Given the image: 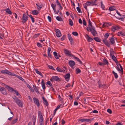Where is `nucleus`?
Returning <instances> with one entry per match:
<instances>
[{
  "mask_svg": "<svg viewBox=\"0 0 125 125\" xmlns=\"http://www.w3.org/2000/svg\"><path fill=\"white\" fill-rule=\"evenodd\" d=\"M28 18V17L26 14H23L22 20L23 23L26 22L27 21Z\"/></svg>",
  "mask_w": 125,
  "mask_h": 125,
  "instance_id": "obj_1",
  "label": "nucleus"
},
{
  "mask_svg": "<svg viewBox=\"0 0 125 125\" xmlns=\"http://www.w3.org/2000/svg\"><path fill=\"white\" fill-rule=\"evenodd\" d=\"M12 98L14 99L15 100V102L16 101L18 100V98L16 97L15 96H14L13 97H12Z\"/></svg>",
  "mask_w": 125,
  "mask_h": 125,
  "instance_id": "obj_60",
  "label": "nucleus"
},
{
  "mask_svg": "<svg viewBox=\"0 0 125 125\" xmlns=\"http://www.w3.org/2000/svg\"><path fill=\"white\" fill-rule=\"evenodd\" d=\"M48 67L49 69H52V70H54V71L55 70V69L53 67V66H51V65H49Z\"/></svg>",
  "mask_w": 125,
  "mask_h": 125,
  "instance_id": "obj_56",
  "label": "nucleus"
},
{
  "mask_svg": "<svg viewBox=\"0 0 125 125\" xmlns=\"http://www.w3.org/2000/svg\"><path fill=\"white\" fill-rule=\"evenodd\" d=\"M66 38V36L65 35H64L61 38V40L62 41H63Z\"/></svg>",
  "mask_w": 125,
  "mask_h": 125,
  "instance_id": "obj_58",
  "label": "nucleus"
},
{
  "mask_svg": "<svg viewBox=\"0 0 125 125\" xmlns=\"http://www.w3.org/2000/svg\"><path fill=\"white\" fill-rule=\"evenodd\" d=\"M14 92L16 94V95L19 96V97H20L19 96H20L21 95L18 92V91L16 90H15Z\"/></svg>",
  "mask_w": 125,
  "mask_h": 125,
  "instance_id": "obj_44",
  "label": "nucleus"
},
{
  "mask_svg": "<svg viewBox=\"0 0 125 125\" xmlns=\"http://www.w3.org/2000/svg\"><path fill=\"white\" fill-rule=\"evenodd\" d=\"M113 60L115 62L116 64L117 65L118 61L116 58L115 56L114 55H113V56H111Z\"/></svg>",
  "mask_w": 125,
  "mask_h": 125,
  "instance_id": "obj_22",
  "label": "nucleus"
},
{
  "mask_svg": "<svg viewBox=\"0 0 125 125\" xmlns=\"http://www.w3.org/2000/svg\"><path fill=\"white\" fill-rule=\"evenodd\" d=\"M93 39L97 42H100L101 41V40L97 37H94Z\"/></svg>",
  "mask_w": 125,
  "mask_h": 125,
  "instance_id": "obj_27",
  "label": "nucleus"
},
{
  "mask_svg": "<svg viewBox=\"0 0 125 125\" xmlns=\"http://www.w3.org/2000/svg\"><path fill=\"white\" fill-rule=\"evenodd\" d=\"M0 91L4 95H6L7 94L5 88L4 87H0Z\"/></svg>",
  "mask_w": 125,
  "mask_h": 125,
  "instance_id": "obj_5",
  "label": "nucleus"
},
{
  "mask_svg": "<svg viewBox=\"0 0 125 125\" xmlns=\"http://www.w3.org/2000/svg\"><path fill=\"white\" fill-rule=\"evenodd\" d=\"M99 87L101 88H103L104 86L105 85V84H99Z\"/></svg>",
  "mask_w": 125,
  "mask_h": 125,
  "instance_id": "obj_57",
  "label": "nucleus"
},
{
  "mask_svg": "<svg viewBox=\"0 0 125 125\" xmlns=\"http://www.w3.org/2000/svg\"><path fill=\"white\" fill-rule=\"evenodd\" d=\"M72 34L75 36H77L78 35V33L76 31L73 32L72 33Z\"/></svg>",
  "mask_w": 125,
  "mask_h": 125,
  "instance_id": "obj_49",
  "label": "nucleus"
},
{
  "mask_svg": "<svg viewBox=\"0 0 125 125\" xmlns=\"http://www.w3.org/2000/svg\"><path fill=\"white\" fill-rule=\"evenodd\" d=\"M12 76H15L17 77L19 79L21 80V81H24V83H26V82L24 80L23 78L21 77L18 76V75L15 74L14 73H13Z\"/></svg>",
  "mask_w": 125,
  "mask_h": 125,
  "instance_id": "obj_11",
  "label": "nucleus"
},
{
  "mask_svg": "<svg viewBox=\"0 0 125 125\" xmlns=\"http://www.w3.org/2000/svg\"><path fill=\"white\" fill-rule=\"evenodd\" d=\"M90 1H87L85 3L87 6L90 5Z\"/></svg>",
  "mask_w": 125,
  "mask_h": 125,
  "instance_id": "obj_63",
  "label": "nucleus"
},
{
  "mask_svg": "<svg viewBox=\"0 0 125 125\" xmlns=\"http://www.w3.org/2000/svg\"><path fill=\"white\" fill-rule=\"evenodd\" d=\"M118 36H120V34L122 35V36H125V33L123 32L120 31L118 32Z\"/></svg>",
  "mask_w": 125,
  "mask_h": 125,
  "instance_id": "obj_29",
  "label": "nucleus"
},
{
  "mask_svg": "<svg viewBox=\"0 0 125 125\" xmlns=\"http://www.w3.org/2000/svg\"><path fill=\"white\" fill-rule=\"evenodd\" d=\"M37 46L39 47H42V44L38 42L37 43Z\"/></svg>",
  "mask_w": 125,
  "mask_h": 125,
  "instance_id": "obj_64",
  "label": "nucleus"
},
{
  "mask_svg": "<svg viewBox=\"0 0 125 125\" xmlns=\"http://www.w3.org/2000/svg\"><path fill=\"white\" fill-rule=\"evenodd\" d=\"M60 106H61V105H58V106H57V107L56 108V109H55V110L54 111L53 114V115H55L57 110L58 109H59L60 108Z\"/></svg>",
  "mask_w": 125,
  "mask_h": 125,
  "instance_id": "obj_30",
  "label": "nucleus"
},
{
  "mask_svg": "<svg viewBox=\"0 0 125 125\" xmlns=\"http://www.w3.org/2000/svg\"><path fill=\"white\" fill-rule=\"evenodd\" d=\"M110 34L108 33H105L104 36V39H107L108 37L109 36Z\"/></svg>",
  "mask_w": 125,
  "mask_h": 125,
  "instance_id": "obj_38",
  "label": "nucleus"
},
{
  "mask_svg": "<svg viewBox=\"0 0 125 125\" xmlns=\"http://www.w3.org/2000/svg\"><path fill=\"white\" fill-rule=\"evenodd\" d=\"M36 5L38 7L37 9H39V8H40V9L42 7V4L41 3V2L40 3H37L36 4Z\"/></svg>",
  "mask_w": 125,
  "mask_h": 125,
  "instance_id": "obj_19",
  "label": "nucleus"
},
{
  "mask_svg": "<svg viewBox=\"0 0 125 125\" xmlns=\"http://www.w3.org/2000/svg\"><path fill=\"white\" fill-rule=\"evenodd\" d=\"M32 122L33 123V125H35V123L36 121V117L34 115L32 116Z\"/></svg>",
  "mask_w": 125,
  "mask_h": 125,
  "instance_id": "obj_23",
  "label": "nucleus"
},
{
  "mask_svg": "<svg viewBox=\"0 0 125 125\" xmlns=\"http://www.w3.org/2000/svg\"><path fill=\"white\" fill-rule=\"evenodd\" d=\"M20 107H22L23 106V104L22 101L19 99H18L15 102Z\"/></svg>",
  "mask_w": 125,
  "mask_h": 125,
  "instance_id": "obj_7",
  "label": "nucleus"
},
{
  "mask_svg": "<svg viewBox=\"0 0 125 125\" xmlns=\"http://www.w3.org/2000/svg\"><path fill=\"white\" fill-rule=\"evenodd\" d=\"M26 85L30 89L32 92H33L34 91V90L32 88L31 86H30V85L27 83H26Z\"/></svg>",
  "mask_w": 125,
  "mask_h": 125,
  "instance_id": "obj_31",
  "label": "nucleus"
},
{
  "mask_svg": "<svg viewBox=\"0 0 125 125\" xmlns=\"http://www.w3.org/2000/svg\"><path fill=\"white\" fill-rule=\"evenodd\" d=\"M87 40L88 42H91L93 40V39L90 37L89 36H88Z\"/></svg>",
  "mask_w": 125,
  "mask_h": 125,
  "instance_id": "obj_36",
  "label": "nucleus"
},
{
  "mask_svg": "<svg viewBox=\"0 0 125 125\" xmlns=\"http://www.w3.org/2000/svg\"><path fill=\"white\" fill-rule=\"evenodd\" d=\"M17 120L18 119L17 118L15 120H13L11 122L12 124H15L17 122Z\"/></svg>",
  "mask_w": 125,
  "mask_h": 125,
  "instance_id": "obj_53",
  "label": "nucleus"
},
{
  "mask_svg": "<svg viewBox=\"0 0 125 125\" xmlns=\"http://www.w3.org/2000/svg\"><path fill=\"white\" fill-rule=\"evenodd\" d=\"M57 71L59 72H63V71L59 67H57L56 69Z\"/></svg>",
  "mask_w": 125,
  "mask_h": 125,
  "instance_id": "obj_39",
  "label": "nucleus"
},
{
  "mask_svg": "<svg viewBox=\"0 0 125 125\" xmlns=\"http://www.w3.org/2000/svg\"><path fill=\"white\" fill-rule=\"evenodd\" d=\"M64 50L65 53L67 55L70 57H73L74 56V55H73L72 53H71V52L69 50H68L67 49H64Z\"/></svg>",
  "mask_w": 125,
  "mask_h": 125,
  "instance_id": "obj_2",
  "label": "nucleus"
},
{
  "mask_svg": "<svg viewBox=\"0 0 125 125\" xmlns=\"http://www.w3.org/2000/svg\"><path fill=\"white\" fill-rule=\"evenodd\" d=\"M47 84L49 85L50 86H52V84L50 81H48L46 83Z\"/></svg>",
  "mask_w": 125,
  "mask_h": 125,
  "instance_id": "obj_54",
  "label": "nucleus"
},
{
  "mask_svg": "<svg viewBox=\"0 0 125 125\" xmlns=\"http://www.w3.org/2000/svg\"><path fill=\"white\" fill-rule=\"evenodd\" d=\"M77 9L78 12L79 13H82V12L81 11V9H80L79 7H77Z\"/></svg>",
  "mask_w": 125,
  "mask_h": 125,
  "instance_id": "obj_55",
  "label": "nucleus"
},
{
  "mask_svg": "<svg viewBox=\"0 0 125 125\" xmlns=\"http://www.w3.org/2000/svg\"><path fill=\"white\" fill-rule=\"evenodd\" d=\"M68 37L70 42L72 43L73 42V38L71 34H68Z\"/></svg>",
  "mask_w": 125,
  "mask_h": 125,
  "instance_id": "obj_18",
  "label": "nucleus"
},
{
  "mask_svg": "<svg viewBox=\"0 0 125 125\" xmlns=\"http://www.w3.org/2000/svg\"><path fill=\"white\" fill-rule=\"evenodd\" d=\"M55 31L56 32V34L58 37H60L62 35L60 31L58 29H55Z\"/></svg>",
  "mask_w": 125,
  "mask_h": 125,
  "instance_id": "obj_4",
  "label": "nucleus"
},
{
  "mask_svg": "<svg viewBox=\"0 0 125 125\" xmlns=\"http://www.w3.org/2000/svg\"><path fill=\"white\" fill-rule=\"evenodd\" d=\"M112 24L110 22H105L102 25V27L103 28H104L106 27H108L110 25H111Z\"/></svg>",
  "mask_w": 125,
  "mask_h": 125,
  "instance_id": "obj_10",
  "label": "nucleus"
},
{
  "mask_svg": "<svg viewBox=\"0 0 125 125\" xmlns=\"http://www.w3.org/2000/svg\"><path fill=\"white\" fill-rule=\"evenodd\" d=\"M112 73L114 74L115 78H117L118 77V76L117 73L115 72L114 71H112Z\"/></svg>",
  "mask_w": 125,
  "mask_h": 125,
  "instance_id": "obj_40",
  "label": "nucleus"
},
{
  "mask_svg": "<svg viewBox=\"0 0 125 125\" xmlns=\"http://www.w3.org/2000/svg\"><path fill=\"white\" fill-rule=\"evenodd\" d=\"M56 19L59 21H62V19L59 16H57L56 17Z\"/></svg>",
  "mask_w": 125,
  "mask_h": 125,
  "instance_id": "obj_41",
  "label": "nucleus"
},
{
  "mask_svg": "<svg viewBox=\"0 0 125 125\" xmlns=\"http://www.w3.org/2000/svg\"><path fill=\"white\" fill-rule=\"evenodd\" d=\"M120 29V27L116 26H112L111 28V30L112 31L114 32L116 30H118Z\"/></svg>",
  "mask_w": 125,
  "mask_h": 125,
  "instance_id": "obj_9",
  "label": "nucleus"
},
{
  "mask_svg": "<svg viewBox=\"0 0 125 125\" xmlns=\"http://www.w3.org/2000/svg\"><path fill=\"white\" fill-rule=\"evenodd\" d=\"M92 120V119H84V122H91Z\"/></svg>",
  "mask_w": 125,
  "mask_h": 125,
  "instance_id": "obj_46",
  "label": "nucleus"
},
{
  "mask_svg": "<svg viewBox=\"0 0 125 125\" xmlns=\"http://www.w3.org/2000/svg\"><path fill=\"white\" fill-rule=\"evenodd\" d=\"M40 34L39 33L36 34H35L33 36L34 38H35L37 37H38L39 36Z\"/></svg>",
  "mask_w": 125,
  "mask_h": 125,
  "instance_id": "obj_61",
  "label": "nucleus"
},
{
  "mask_svg": "<svg viewBox=\"0 0 125 125\" xmlns=\"http://www.w3.org/2000/svg\"><path fill=\"white\" fill-rule=\"evenodd\" d=\"M38 116H39V117H42L43 116L42 115V112L41 111H39L38 112Z\"/></svg>",
  "mask_w": 125,
  "mask_h": 125,
  "instance_id": "obj_45",
  "label": "nucleus"
},
{
  "mask_svg": "<svg viewBox=\"0 0 125 125\" xmlns=\"http://www.w3.org/2000/svg\"><path fill=\"white\" fill-rule=\"evenodd\" d=\"M33 100L34 101V103L36 104L37 106L39 107L40 105L39 101L38 99L34 97L33 98Z\"/></svg>",
  "mask_w": 125,
  "mask_h": 125,
  "instance_id": "obj_6",
  "label": "nucleus"
},
{
  "mask_svg": "<svg viewBox=\"0 0 125 125\" xmlns=\"http://www.w3.org/2000/svg\"><path fill=\"white\" fill-rule=\"evenodd\" d=\"M0 72L3 74L6 73L9 75H11L12 76L13 73H12L11 72H9V71L7 70L1 71Z\"/></svg>",
  "mask_w": 125,
  "mask_h": 125,
  "instance_id": "obj_3",
  "label": "nucleus"
},
{
  "mask_svg": "<svg viewBox=\"0 0 125 125\" xmlns=\"http://www.w3.org/2000/svg\"><path fill=\"white\" fill-rule=\"evenodd\" d=\"M44 118L43 117H39V122L43 121Z\"/></svg>",
  "mask_w": 125,
  "mask_h": 125,
  "instance_id": "obj_52",
  "label": "nucleus"
},
{
  "mask_svg": "<svg viewBox=\"0 0 125 125\" xmlns=\"http://www.w3.org/2000/svg\"><path fill=\"white\" fill-rule=\"evenodd\" d=\"M76 73L77 74L80 73L81 72V70L78 68L76 69Z\"/></svg>",
  "mask_w": 125,
  "mask_h": 125,
  "instance_id": "obj_48",
  "label": "nucleus"
},
{
  "mask_svg": "<svg viewBox=\"0 0 125 125\" xmlns=\"http://www.w3.org/2000/svg\"><path fill=\"white\" fill-rule=\"evenodd\" d=\"M98 64L99 65L101 66H104L105 65V64L103 62H98Z\"/></svg>",
  "mask_w": 125,
  "mask_h": 125,
  "instance_id": "obj_62",
  "label": "nucleus"
},
{
  "mask_svg": "<svg viewBox=\"0 0 125 125\" xmlns=\"http://www.w3.org/2000/svg\"><path fill=\"white\" fill-rule=\"evenodd\" d=\"M35 71L36 73L38 74L41 76H42L43 77L42 74L40 72L38 71V70L37 69H36L35 70Z\"/></svg>",
  "mask_w": 125,
  "mask_h": 125,
  "instance_id": "obj_28",
  "label": "nucleus"
},
{
  "mask_svg": "<svg viewBox=\"0 0 125 125\" xmlns=\"http://www.w3.org/2000/svg\"><path fill=\"white\" fill-rule=\"evenodd\" d=\"M103 41L104 43L108 47H109L110 46V44L107 41L106 39H104L103 40Z\"/></svg>",
  "mask_w": 125,
  "mask_h": 125,
  "instance_id": "obj_15",
  "label": "nucleus"
},
{
  "mask_svg": "<svg viewBox=\"0 0 125 125\" xmlns=\"http://www.w3.org/2000/svg\"><path fill=\"white\" fill-rule=\"evenodd\" d=\"M97 1V0H92L91 1L92 3H93V5H97L96 4Z\"/></svg>",
  "mask_w": 125,
  "mask_h": 125,
  "instance_id": "obj_37",
  "label": "nucleus"
},
{
  "mask_svg": "<svg viewBox=\"0 0 125 125\" xmlns=\"http://www.w3.org/2000/svg\"><path fill=\"white\" fill-rule=\"evenodd\" d=\"M41 83L42 84V89L44 90L45 89V83L43 79H42Z\"/></svg>",
  "mask_w": 125,
  "mask_h": 125,
  "instance_id": "obj_21",
  "label": "nucleus"
},
{
  "mask_svg": "<svg viewBox=\"0 0 125 125\" xmlns=\"http://www.w3.org/2000/svg\"><path fill=\"white\" fill-rule=\"evenodd\" d=\"M88 26H91V27H92V23L90 21V19H89L88 20Z\"/></svg>",
  "mask_w": 125,
  "mask_h": 125,
  "instance_id": "obj_43",
  "label": "nucleus"
},
{
  "mask_svg": "<svg viewBox=\"0 0 125 125\" xmlns=\"http://www.w3.org/2000/svg\"><path fill=\"white\" fill-rule=\"evenodd\" d=\"M109 10L110 11H112L115 10V7L114 6H111L109 8Z\"/></svg>",
  "mask_w": 125,
  "mask_h": 125,
  "instance_id": "obj_32",
  "label": "nucleus"
},
{
  "mask_svg": "<svg viewBox=\"0 0 125 125\" xmlns=\"http://www.w3.org/2000/svg\"><path fill=\"white\" fill-rule=\"evenodd\" d=\"M116 40V38L114 36H112L109 39L111 44L112 45L113 44L115 43L114 40Z\"/></svg>",
  "mask_w": 125,
  "mask_h": 125,
  "instance_id": "obj_8",
  "label": "nucleus"
},
{
  "mask_svg": "<svg viewBox=\"0 0 125 125\" xmlns=\"http://www.w3.org/2000/svg\"><path fill=\"white\" fill-rule=\"evenodd\" d=\"M101 8H102L104 10H105L104 9V8H105V7L104 5L103 4V2L102 1H101Z\"/></svg>",
  "mask_w": 125,
  "mask_h": 125,
  "instance_id": "obj_51",
  "label": "nucleus"
},
{
  "mask_svg": "<svg viewBox=\"0 0 125 125\" xmlns=\"http://www.w3.org/2000/svg\"><path fill=\"white\" fill-rule=\"evenodd\" d=\"M32 13L35 15H37L38 13V11L37 10H32Z\"/></svg>",
  "mask_w": 125,
  "mask_h": 125,
  "instance_id": "obj_25",
  "label": "nucleus"
},
{
  "mask_svg": "<svg viewBox=\"0 0 125 125\" xmlns=\"http://www.w3.org/2000/svg\"><path fill=\"white\" fill-rule=\"evenodd\" d=\"M68 63L69 66L72 67H73L75 65V62L73 60L69 61Z\"/></svg>",
  "mask_w": 125,
  "mask_h": 125,
  "instance_id": "obj_12",
  "label": "nucleus"
},
{
  "mask_svg": "<svg viewBox=\"0 0 125 125\" xmlns=\"http://www.w3.org/2000/svg\"><path fill=\"white\" fill-rule=\"evenodd\" d=\"M103 62H104V63L105 64V65L106 64L108 65L109 63H108V62L107 60L105 58H104L103 60Z\"/></svg>",
  "mask_w": 125,
  "mask_h": 125,
  "instance_id": "obj_34",
  "label": "nucleus"
},
{
  "mask_svg": "<svg viewBox=\"0 0 125 125\" xmlns=\"http://www.w3.org/2000/svg\"><path fill=\"white\" fill-rule=\"evenodd\" d=\"M51 6L53 10H54V12H55V13L56 14H57L58 12H57V11H56V5L55 4H54L53 3H52L51 5Z\"/></svg>",
  "mask_w": 125,
  "mask_h": 125,
  "instance_id": "obj_13",
  "label": "nucleus"
},
{
  "mask_svg": "<svg viewBox=\"0 0 125 125\" xmlns=\"http://www.w3.org/2000/svg\"><path fill=\"white\" fill-rule=\"evenodd\" d=\"M43 101L44 102V104L46 106H48V104L47 100H45Z\"/></svg>",
  "mask_w": 125,
  "mask_h": 125,
  "instance_id": "obj_47",
  "label": "nucleus"
},
{
  "mask_svg": "<svg viewBox=\"0 0 125 125\" xmlns=\"http://www.w3.org/2000/svg\"><path fill=\"white\" fill-rule=\"evenodd\" d=\"M29 16L31 18L32 22L33 23L35 21L33 17L31 15H29Z\"/></svg>",
  "mask_w": 125,
  "mask_h": 125,
  "instance_id": "obj_42",
  "label": "nucleus"
},
{
  "mask_svg": "<svg viewBox=\"0 0 125 125\" xmlns=\"http://www.w3.org/2000/svg\"><path fill=\"white\" fill-rule=\"evenodd\" d=\"M110 56L111 57L113 56V55H114V52L113 49H110Z\"/></svg>",
  "mask_w": 125,
  "mask_h": 125,
  "instance_id": "obj_24",
  "label": "nucleus"
},
{
  "mask_svg": "<svg viewBox=\"0 0 125 125\" xmlns=\"http://www.w3.org/2000/svg\"><path fill=\"white\" fill-rule=\"evenodd\" d=\"M69 24L71 26H72L73 25V23L72 20L71 19H69Z\"/></svg>",
  "mask_w": 125,
  "mask_h": 125,
  "instance_id": "obj_35",
  "label": "nucleus"
},
{
  "mask_svg": "<svg viewBox=\"0 0 125 125\" xmlns=\"http://www.w3.org/2000/svg\"><path fill=\"white\" fill-rule=\"evenodd\" d=\"M33 88L35 90V91L37 93L39 94V92L38 90V89L36 87V86L33 85Z\"/></svg>",
  "mask_w": 125,
  "mask_h": 125,
  "instance_id": "obj_33",
  "label": "nucleus"
},
{
  "mask_svg": "<svg viewBox=\"0 0 125 125\" xmlns=\"http://www.w3.org/2000/svg\"><path fill=\"white\" fill-rule=\"evenodd\" d=\"M52 79H53V80L56 81H60V79L58 76H53Z\"/></svg>",
  "mask_w": 125,
  "mask_h": 125,
  "instance_id": "obj_20",
  "label": "nucleus"
},
{
  "mask_svg": "<svg viewBox=\"0 0 125 125\" xmlns=\"http://www.w3.org/2000/svg\"><path fill=\"white\" fill-rule=\"evenodd\" d=\"M70 75L69 73L66 74L65 75L64 78L66 81L68 82L69 80Z\"/></svg>",
  "mask_w": 125,
  "mask_h": 125,
  "instance_id": "obj_14",
  "label": "nucleus"
},
{
  "mask_svg": "<svg viewBox=\"0 0 125 125\" xmlns=\"http://www.w3.org/2000/svg\"><path fill=\"white\" fill-rule=\"evenodd\" d=\"M83 24L85 26H86V22L84 18H83Z\"/></svg>",
  "mask_w": 125,
  "mask_h": 125,
  "instance_id": "obj_59",
  "label": "nucleus"
},
{
  "mask_svg": "<svg viewBox=\"0 0 125 125\" xmlns=\"http://www.w3.org/2000/svg\"><path fill=\"white\" fill-rule=\"evenodd\" d=\"M9 89L8 90L11 92L13 91H14V90H15L14 89L12 88L11 87H10V88H9Z\"/></svg>",
  "mask_w": 125,
  "mask_h": 125,
  "instance_id": "obj_50",
  "label": "nucleus"
},
{
  "mask_svg": "<svg viewBox=\"0 0 125 125\" xmlns=\"http://www.w3.org/2000/svg\"><path fill=\"white\" fill-rule=\"evenodd\" d=\"M92 30L90 31L91 32V33L94 36H95L96 35V34L97 32L95 30L94 28H92Z\"/></svg>",
  "mask_w": 125,
  "mask_h": 125,
  "instance_id": "obj_17",
  "label": "nucleus"
},
{
  "mask_svg": "<svg viewBox=\"0 0 125 125\" xmlns=\"http://www.w3.org/2000/svg\"><path fill=\"white\" fill-rule=\"evenodd\" d=\"M6 12L8 14H11L12 13L9 8H7V9L5 10Z\"/></svg>",
  "mask_w": 125,
  "mask_h": 125,
  "instance_id": "obj_26",
  "label": "nucleus"
},
{
  "mask_svg": "<svg viewBox=\"0 0 125 125\" xmlns=\"http://www.w3.org/2000/svg\"><path fill=\"white\" fill-rule=\"evenodd\" d=\"M53 53L55 57L57 59H59V57L61 56L59 54H58L55 52H54Z\"/></svg>",
  "mask_w": 125,
  "mask_h": 125,
  "instance_id": "obj_16",
  "label": "nucleus"
}]
</instances>
